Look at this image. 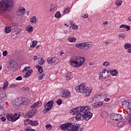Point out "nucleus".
I'll return each instance as SVG.
<instances>
[{
    "mask_svg": "<svg viewBox=\"0 0 131 131\" xmlns=\"http://www.w3.org/2000/svg\"><path fill=\"white\" fill-rule=\"evenodd\" d=\"M91 107L88 106H79L70 110V113L76 116V120H90L93 117V113H91Z\"/></svg>",
    "mask_w": 131,
    "mask_h": 131,
    "instance_id": "nucleus-1",
    "label": "nucleus"
},
{
    "mask_svg": "<svg viewBox=\"0 0 131 131\" xmlns=\"http://www.w3.org/2000/svg\"><path fill=\"white\" fill-rule=\"evenodd\" d=\"M14 8V1L13 0H2L0 1V14H5L10 12Z\"/></svg>",
    "mask_w": 131,
    "mask_h": 131,
    "instance_id": "nucleus-2",
    "label": "nucleus"
},
{
    "mask_svg": "<svg viewBox=\"0 0 131 131\" xmlns=\"http://www.w3.org/2000/svg\"><path fill=\"white\" fill-rule=\"evenodd\" d=\"M30 101L28 98H16L11 103L12 107L17 109L19 106H22V105H27L29 103Z\"/></svg>",
    "mask_w": 131,
    "mask_h": 131,
    "instance_id": "nucleus-3",
    "label": "nucleus"
},
{
    "mask_svg": "<svg viewBox=\"0 0 131 131\" xmlns=\"http://www.w3.org/2000/svg\"><path fill=\"white\" fill-rule=\"evenodd\" d=\"M77 93H80L81 94H86V96H90L92 93V89L86 88L84 84H80L75 88Z\"/></svg>",
    "mask_w": 131,
    "mask_h": 131,
    "instance_id": "nucleus-4",
    "label": "nucleus"
},
{
    "mask_svg": "<svg viewBox=\"0 0 131 131\" xmlns=\"http://www.w3.org/2000/svg\"><path fill=\"white\" fill-rule=\"evenodd\" d=\"M76 48L84 50V51H88L93 47V43L91 42H83V43H77L75 45Z\"/></svg>",
    "mask_w": 131,
    "mask_h": 131,
    "instance_id": "nucleus-5",
    "label": "nucleus"
},
{
    "mask_svg": "<svg viewBox=\"0 0 131 131\" xmlns=\"http://www.w3.org/2000/svg\"><path fill=\"white\" fill-rule=\"evenodd\" d=\"M54 105V100H50L48 102H45L44 103L45 110L46 112H49L52 109Z\"/></svg>",
    "mask_w": 131,
    "mask_h": 131,
    "instance_id": "nucleus-6",
    "label": "nucleus"
},
{
    "mask_svg": "<svg viewBox=\"0 0 131 131\" xmlns=\"http://www.w3.org/2000/svg\"><path fill=\"white\" fill-rule=\"evenodd\" d=\"M9 68L13 71H15L18 68V63L14 60H11L9 62Z\"/></svg>",
    "mask_w": 131,
    "mask_h": 131,
    "instance_id": "nucleus-7",
    "label": "nucleus"
},
{
    "mask_svg": "<svg viewBox=\"0 0 131 131\" xmlns=\"http://www.w3.org/2000/svg\"><path fill=\"white\" fill-rule=\"evenodd\" d=\"M122 106L123 109H126V110H129L130 112L131 111V102L129 101L125 100L122 102Z\"/></svg>",
    "mask_w": 131,
    "mask_h": 131,
    "instance_id": "nucleus-8",
    "label": "nucleus"
},
{
    "mask_svg": "<svg viewBox=\"0 0 131 131\" xmlns=\"http://www.w3.org/2000/svg\"><path fill=\"white\" fill-rule=\"evenodd\" d=\"M47 62L48 64H51V65H56L59 62V59L56 57H48L47 59Z\"/></svg>",
    "mask_w": 131,
    "mask_h": 131,
    "instance_id": "nucleus-9",
    "label": "nucleus"
},
{
    "mask_svg": "<svg viewBox=\"0 0 131 131\" xmlns=\"http://www.w3.org/2000/svg\"><path fill=\"white\" fill-rule=\"evenodd\" d=\"M111 119L112 120H115V121H118L122 119V116L119 114L113 113L111 115Z\"/></svg>",
    "mask_w": 131,
    "mask_h": 131,
    "instance_id": "nucleus-10",
    "label": "nucleus"
},
{
    "mask_svg": "<svg viewBox=\"0 0 131 131\" xmlns=\"http://www.w3.org/2000/svg\"><path fill=\"white\" fill-rule=\"evenodd\" d=\"M70 64L71 66L74 67L75 68H79L78 63L77 61L76 56H74L71 58L70 60Z\"/></svg>",
    "mask_w": 131,
    "mask_h": 131,
    "instance_id": "nucleus-11",
    "label": "nucleus"
},
{
    "mask_svg": "<svg viewBox=\"0 0 131 131\" xmlns=\"http://www.w3.org/2000/svg\"><path fill=\"white\" fill-rule=\"evenodd\" d=\"M36 112H37L36 109L34 108L31 110L27 113V114L25 116V117L26 118H31V117H33V116L36 114Z\"/></svg>",
    "mask_w": 131,
    "mask_h": 131,
    "instance_id": "nucleus-12",
    "label": "nucleus"
},
{
    "mask_svg": "<svg viewBox=\"0 0 131 131\" xmlns=\"http://www.w3.org/2000/svg\"><path fill=\"white\" fill-rule=\"evenodd\" d=\"M62 98L64 99H69L71 97V93L69 90H66L64 89L62 91V94L61 95Z\"/></svg>",
    "mask_w": 131,
    "mask_h": 131,
    "instance_id": "nucleus-13",
    "label": "nucleus"
},
{
    "mask_svg": "<svg viewBox=\"0 0 131 131\" xmlns=\"http://www.w3.org/2000/svg\"><path fill=\"white\" fill-rule=\"evenodd\" d=\"M26 11V10L25 8H23V7H19L16 10V15L19 17H21V16H23V15L25 14Z\"/></svg>",
    "mask_w": 131,
    "mask_h": 131,
    "instance_id": "nucleus-14",
    "label": "nucleus"
},
{
    "mask_svg": "<svg viewBox=\"0 0 131 131\" xmlns=\"http://www.w3.org/2000/svg\"><path fill=\"white\" fill-rule=\"evenodd\" d=\"M76 60L78 63V66H79V67L82 66V65L83 64V63H84V61H85L84 57H76Z\"/></svg>",
    "mask_w": 131,
    "mask_h": 131,
    "instance_id": "nucleus-15",
    "label": "nucleus"
},
{
    "mask_svg": "<svg viewBox=\"0 0 131 131\" xmlns=\"http://www.w3.org/2000/svg\"><path fill=\"white\" fill-rule=\"evenodd\" d=\"M73 128H72V131H76V130H80L81 131L83 129H81V128L79 127V125L77 124L73 123Z\"/></svg>",
    "mask_w": 131,
    "mask_h": 131,
    "instance_id": "nucleus-16",
    "label": "nucleus"
},
{
    "mask_svg": "<svg viewBox=\"0 0 131 131\" xmlns=\"http://www.w3.org/2000/svg\"><path fill=\"white\" fill-rule=\"evenodd\" d=\"M41 106V102L40 101H37V102L33 104V105L31 106V108L33 109L34 108H39Z\"/></svg>",
    "mask_w": 131,
    "mask_h": 131,
    "instance_id": "nucleus-17",
    "label": "nucleus"
},
{
    "mask_svg": "<svg viewBox=\"0 0 131 131\" xmlns=\"http://www.w3.org/2000/svg\"><path fill=\"white\" fill-rule=\"evenodd\" d=\"M102 98H103V95L98 94L94 96L93 101H99V100H101Z\"/></svg>",
    "mask_w": 131,
    "mask_h": 131,
    "instance_id": "nucleus-18",
    "label": "nucleus"
},
{
    "mask_svg": "<svg viewBox=\"0 0 131 131\" xmlns=\"http://www.w3.org/2000/svg\"><path fill=\"white\" fill-rule=\"evenodd\" d=\"M107 76H108L107 73L105 72L104 70H103V71L102 72L100 73V78H102V79H105V78H106V77H107Z\"/></svg>",
    "mask_w": 131,
    "mask_h": 131,
    "instance_id": "nucleus-19",
    "label": "nucleus"
},
{
    "mask_svg": "<svg viewBox=\"0 0 131 131\" xmlns=\"http://www.w3.org/2000/svg\"><path fill=\"white\" fill-rule=\"evenodd\" d=\"M125 37H126V35H125L124 33H120L118 35L119 40H124Z\"/></svg>",
    "mask_w": 131,
    "mask_h": 131,
    "instance_id": "nucleus-20",
    "label": "nucleus"
},
{
    "mask_svg": "<svg viewBox=\"0 0 131 131\" xmlns=\"http://www.w3.org/2000/svg\"><path fill=\"white\" fill-rule=\"evenodd\" d=\"M108 116H109V115H108V113L106 112H102L101 113V117L102 118H104V119H107V118H108Z\"/></svg>",
    "mask_w": 131,
    "mask_h": 131,
    "instance_id": "nucleus-21",
    "label": "nucleus"
},
{
    "mask_svg": "<svg viewBox=\"0 0 131 131\" xmlns=\"http://www.w3.org/2000/svg\"><path fill=\"white\" fill-rule=\"evenodd\" d=\"M125 118L127 120H129L128 122L131 124V114H126L125 115Z\"/></svg>",
    "mask_w": 131,
    "mask_h": 131,
    "instance_id": "nucleus-22",
    "label": "nucleus"
},
{
    "mask_svg": "<svg viewBox=\"0 0 131 131\" xmlns=\"http://www.w3.org/2000/svg\"><path fill=\"white\" fill-rule=\"evenodd\" d=\"M6 118L8 120H9L10 121H14V119H13V115L12 114H8L6 116Z\"/></svg>",
    "mask_w": 131,
    "mask_h": 131,
    "instance_id": "nucleus-23",
    "label": "nucleus"
},
{
    "mask_svg": "<svg viewBox=\"0 0 131 131\" xmlns=\"http://www.w3.org/2000/svg\"><path fill=\"white\" fill-rule=\"evenodd\" d=\"M35 67L37 69H38V71L39 73L43 72V69L42 68V67L39 65H36Z\"/></svg>",
    "mask_w": 131,
    "mask_h": 131,
    "instance_id": "nucleus-24",
    "label": "nucleus"
},
{
    "mask_svg": "<svg viewBox=\"0 0 131 131\" xmlns=\"http://www.w3.org/2000/svg\"><path fill=\"white\" fill-rule=\"evenodd\" d=\"M31 73H32V70H28L25 74V78H27V77H29V76L31 75Z\"/></svg>",
    "mask_w": 131,
    "mask_h": 131,
    "instance_id": "nucleus-25",
    "label": "nucleus"
},
{
    "mask_svg": "<svg viewBox=\"0 0 131 131\" xmlns=\"http://www.w3.org/2000/svg\"><path fill=\"white\" fill-rule=\"evenodd\" d=\"M111 74L113 76H116L118 74V71L117 70H113L111 71Z\"/></svg>",
    "mask_w": 131,
    "mask_h": 131,
    "instance_id": "nucleus-26",
    "label": "nucleus"
},
{
    "mask_svg": "<svg viewBox=\"0 0 131 131\" xmlns=\"http://www.w3.org/2000/svg\"><path fill=\"white\" fill-rule=\"evenodd\" d=\"M38 121H32L31 120V125L32 126H36L38 125Z\"/></svg>",
    "mask_w": 131,
    "mask_h": 131,
    "instance_id": "nucleus-27",
    "label": "nucleus"
},
{
    "mask_svg": "<svg viewBox=\"0 0 131 131\" xmlns=\"http://www.w3.org/2000/svg\"><path fill=\"white\" fill-rule=\"evenodd\" d=\"M68 40L70 42H75L76 41V37H69L68 38Z\"/></svg>",
    "mask_w": 131,
    "mask_h": 131,
    "instance_id": "nucleus-28",
    "label": "nucleus"
},
{
    "mask_svg": "<svg viewBox=\"0 0 131 131\" xmlns=\"http://www.w3.org/2000/svg\"><path fill=\"white\" fill-rule=\"evenodd\" d=\"M13 119L14 121H16V120H18V119L20 117V116L18 114H14L13 116Z\"/></svg>",
    "mask_w": 131,
    "mask_h": 131,
    "instance_id": "nucleus-29",
    "label": "nucleus"
},
{
    "mask_svg": "<svg viewBox=\"0 0 131 131\" xmlns=\"http://www.w3.org/2000/svg\"><path fill=\"white\" fill-rule=\"evenodd\" d=\"M103 105L102 102H95L94 105V107H100V106H102Z\"/></svg>",
    "mask_w": 131,
    "mask_h": 131,
    "instance_id": "nucleus-30",
    "label": "nucleus"
},
{
    "mask_svg": "<svg viewBox=\"0 0 131 131\" xmlns=\"http://www.w3.org/2000/svg\"><path fill=\"white\" fill-rule=\"evenodd\" d=\"M25 125H29V124H31V120L27 119L24 121Z\"/></svg>",
    "mask_w": 131,
    "mask_h": 131,
    "instance_id": "nucleus-31",
    "label": "nucleus"
},
{
    "mask_svg": "<svg viewBox=\"0 0 131 131\" xmlns=\"http://www.w3.org/2000/svg\"><path fill=\"white\" fill-rule=\"evenodd\" d=\"M66 77H67V79L68 80H69V79H72L73 77L72 76V74H71V73H69L67 74Z\"/></svg>",
    "mask_w": 131,
    "mask_h": 131,
    "instance_id": "nucleus-32",
    "label": "nucleus"
},
{
    "mask_svg": "<svg viewBox=\"0 0 131 131\" xmlns=\"http://www.w3.org/2000/svg\"><path fill=\"white\" fill-rule=\"evenodd\" d=\"M12 31V29L9 27H6L5 29V33H10Z\"/></svg>",
    "mask_w": 131,
    "mask_h": 131,
    "instance_id": "nucleus-33",
    "label": "nucleus"
},
{
    "mask_svg": "<svg viewBox=\"0 0 131 131\" xmlns=\"http://www.w3.org/2000/svg\"><path fill=\"white\" fill-rule=\"evenodd\" d=\"M43 76H46V73L45 72L39 73V80H41V79L43 78Z\"/></svg>",
    "mask_w": 131,
    "mask_h": 131,
    "instance_id": "nucleus-34",
    "label": "nucleus"
},
{
    "mask_svg": "<svg viewBox=\"0 0 131 131\" xmlns=\"http://www.w3.org/2000/svg\"><path fill=\"white\" fill-rule=\"evenodd\" d=\"M71 25L73 30H77V29L78 28V26H77L76 25H74V24L72 23H71Z\"/></svg>",
    "mask_w": 131,
    "mask_h": 131,
    "instance_id": "nucleus-35",
    "label": "nucleus"
},
{
    "mask_svg": "<svg viewBox=\"0 0 131 131\" xmlns=\"http://www.w3.org/2000/svg\"><path fill=\"white\" fill-rule=\"evenodd\" d=\"M54 17L55 18H60L61 13L59 11H57L55 13V14L54 15Z\"/></svg>",
    "mask_w": 131,
    "mask_h": 131,
    "instance_id": "nucleus-36",
    "label": "nucleus"
},
{
    "mask_svg": "<svg viewBox=\"0 0 131 131\" xmlns=\"http://www.w3.org/2000/svg\"><path fill=\"white\" fill-rule=\"evenodd\" d=\"M122 5V0H117L116 2V6L117 7H119V6H121Z\"/></svg>",
    "mask_w": 131,
    "mask_h": 131,
    "instance_id": "nucleus-37",
    "label": "nucleus"
},
{
    "mask_svg": "<svg viewBox=\"0 0 131 131\" xmlns=\"http://www.w3.org/2000/svg\"><path fill=\"white\" fill-rule=\"evenodd\" d=\"M8 85H9V82L7 80H5L4 82V85H3V89L5 90V89H6V88L7 87Z\"/></svg>",
    "mask_w": 131,
    "mask_h": 131,
    "instance_id": "nucleus-38",
    "label": "nucleus"
},
{
    "mask_svg": "<svg viewBox=\"0 0 131 131\" xmlns=\"http://www.w3.org/2000/svg\"><path fill=\"white\" fill-rule=\"evenodd\" d=\"M70 12V7H68L63 10V13L64 14H68Z\"/></svg>",
    "mask_w": 131,
    "mask_h": 131,
    "instance_id": "nucleus-39",
    "label": "nucleus"
},
{
    "mask_svg": "<svg viewBox=\"0 0 131 131\" xmlns=\"http://www.w3.org/2000/svg\"><path fill=\"white\" fill-rule=\"evenodd\" d=\"M36 20H37V17H36V16H33L32 18H31L30 21L32 23H35Z\"/></svg>",
    "mask_w": 131,
    "mask_h": 131,
    "instance_id": "nucleus-40",
    "label": "nucleus"
},
{
    "mask_svg": "<svg viewBox=\"0 0 131 131\" xmlns=\"http://www.w3.org/2000/svg\"><path fill=\"white\" fill-rule=\"evenodd\" d=\"M36 45H37V41L34 40L32 41V44L31 43V48H34V47H35V46H36Z\"/></svg>",
    "mask_w": 131,
    "mask_h": 131,
    "instance_id": "nucleus-41",
    "label": "nucleus"
},
{
    "mask_svg": "<svg viewBox=\"0 0 131 131\" xmlns=\"http://www.w3.org/2000/svg\"><path fill=\"white\" fill-rule=\"evenodd\" d=\"M124 124V122L120 121L119 123H118L117 126L118 127H121V126H123Z\"/></svg>",
    "mask_w": 131,
    "mask_h": 131,
    "instance_id": "nucleus-42",
    "label": "nucleus"
},
{
    "mask_svg": "<svg viewBox=\"0 0 131 131\" xmlns=\"http://www.w3.org/2000/svg\"><path fill=\"white\" fill-rule=\"evenodd\" d=\"M26 30L29 33L32 32V31H33V27H29L27 28Z\"/></svg>",
    "mask_w": 131,
    "mask_h": 131,
    "instance_id": "nucleus-43",
    "label": "nucleus"
},
{
    "mask_svg": "<svg viewBox=\"0 0 131 131\" xmlns=\"http://www.w3.org/2000/svg\"><path fill=\"white\" fill-rule=\"evenodd\" d=\"M124 48L125 50H127V49L131 48V44L130 43H127L126 45H124Z\"/></svg>",
    "mask_w": 131,
    "mask_h": 131,
    "instance_id": "nucleus-44",
    "label": "nucleus"
},
{
    "mask_svg": "<svg viewBox=\"0 0 131 131\" xmlns=\"http://www.w3.org/2000/svg\"><path fill=\"white\" fill-rule=\"evenodd\" d=\"M46 62V60H43L42 58L40 59V60L39 61V65H43Z\"/></svg>",
    "mask_w": 131,
    "mask_h": 131,
    "instance_id": "nucleus-45",
    "label": "nucleus"
},
{
    "mask_svg": "<svg viewBox=\"0 0 131 131\" xmlns=\"http://www.w3.org/2000/svg\"><path fill=\"white\" fill-rule=\"evenodd\" d=\"M55 9H56V5H54V4H51V8H50V12H52V11H54V10H55Z\"/></svg>",
    "mask_w": 131,
    "mask_h": 131,
    "instance_id": "nucleus-46",
    "label": "nucleus"
},
{
    "mask_svg": "<svg viewBox=\"0 0 131 131\" xmlns=\"http://www.w3.org/2000/svg\"><path fill=\"white\" fill-rule=\"evenodd\" d=\"M126 31H129L130 30V27L128 25H125V28Z\"/></svg>",
    "mask_w": 131,
    "mask_h": 131,
    "instance_id": "nucleus-47",
    "label": "nucleus"
},
{
    "mask_svg": "<svg viewBox=\"0 0 131 131\" xmlns=\"http://www.w3.org/2000/svg\"><path fill=\"white\" fill-rule=\"evenodd\" d=\"M11 33H12L13 35H16V36H18V35L20 34V33L19 32V31L18 30L14 32H11Z\"/></svg>",
    "mask_w": 131,
    "mask_h": 131,
    "instance_id": "nucleus-48",
    "label": "nucleus"
},
{
    "mask_svg": "<svg viewBox=\"0 0 131 131\" xmlns=\"http://www.w3.org/2000/svg\"><path fill=\"white\" fill-rule=\"evenodd\" d=\"M109 65H110L109 61H105L103 63V66H104V67H107V66H109Z\"/></svg>",
    "mask_w": 131,
    "mask_h": 131,
    "instance_id": "nucleus-49",
    "label": "nucleus"
},
{
    "mask_svg": "<svg viewBox=\"0 0 131 131\" xmlns=\"http://www.w3.org/2000/svg\"><path fill=\"white\" fill-rule=\"evenodd\" d=\"M56 103L57 104V105H59V106H60V105H61L62 104V99H58L57 101H56Z\"/></svg>",
    "mask_w": 131,
    "mask_h": 131,
    "instance_id": "nucleus-50",
    "label": "nucleus"
},
{
    "mask_svg": "<svg viewBox=\"0 0 131 131\" xmlns=\"http://www.w3.org/2000/svg\"><path fill=\"white\" fill-rule=\"evenodd\" d=\"M46 129L48 130H50V129H52V125H46Z\"/></svg>",
    "mask_w": 131,
    "mask_h": 131,
    "instance_id": "nucleus-51",
    "label": "nucleus"
},
{
    "mask_svg": "<svg viewBox=\"0 0 131 131\" xmlns=\"http://www.w3.org/2000/svg\"><path fill=\"white\" fill-rule=\"evenodd\" d=\"M17 37H18V36H17L16 35H13V33H11V38H12V39H16V38H17Z\"/></svg>",
    "mask_w": 131,
    "mask_h": 131,
    "instance_id": "nucleus-52",
    "label": "nucleus"
},
{
    "mask_svg": "<svg viewBox=\"0 0 131 131\" xmlns=\"http://www.w3.org/2000/svg\"><path fill=\"white\" fill-rule=\"evenodd\" d=\"M104 71L106 72V73H107V76H109V73L110 74H111V70L109 69V70H104Z\"/></svg>",
    "mask_w": 131,
    "mask_h": 131,
    "instance_id": "nucleus-53",
    "label": "nucleus"
},
{
    "mask_svg": "<svg viewBox=\"0 0 131 131\" xmlns=\"http://www.w3.org/2000/svg\"><path fill=\"white\" fill-rule=\"evenodd\" d=\"M82 17L83 18H88L89 17V15L87 13H82Z\"/></svg>",
    "mask_w": 131,
    "mask_h": 131,
    "instance_id": "nucleus-54",
    "label": "nucleus"
},
{
    "mask_svg": "<svg viewBox=\"0 0 131 131\" xmlns=\"http://www.w3.org/2000/svg\"><path fill=\"white\" fill-rule=\"evenodd\" d=\"M1 120H2V121H3V122H5V121L7 120V119L5 117H2L1 118Z\"/></svg>",
    "mask_w": 131,
    "mask_h": 131,
    "instance_id": "nucleus-55",
    "label": "nucleus"
},
{
    "mask_svg": "<svg viewBox=\"0 0 131 131\" xmlns=\"http://www.w3.org/2000/svg\"><path fill=\"white\" fill-rule=\"evenodd\" d=\"M23 90H24V91H29L30 89L28 87L23 86Z\"/></svg>",
    "mask_w": 131,
    "mask_h": 131,
    "instance_id": "nucleus-56",
    "label": "nucleus"
},
{
    "mask_svg": "<svg viewBox=\"0 0 131 131\" xmlns=\"http://www.w3.org/2000/svg\"><path fill=\"white\" fill-rule=\"evenodd\" d=\"M6 97V94L5 93L2 92V94H0V98H5Z\"/></svg>",
    "mask_w": 131,
    "mask_h": 131,
    "instance_id": "nucleus-57",
    "label": "nucleus"
},
{
    "mask_svg": "<svg viewBox=\"0 0 131 131\" xmlns=\"http://www.w3.org/2000/svg\"><path fill=\"white\" fill-rule=\"evenodd\" d=\"M16 80H22V76H20L16 78Z\"/></svg>",
    "mask_w": 131,
    "mask_h": 131,
    "instance_id": "nucleus-58",
    "label": "nucleus"
},
{
    "mask_svg": "<svg viewBox=\"0 0 131 131\" xmlns=\"http://www.w3.org/2000/svg\"><path fill=\"white\" fill-rule=\"evenodd\" d=\"M18 29L16 27H14V28H12L11 29V31H12V32H14L15 31H16Z\"/></svg>",
    "mask_w": 131,
    "mask_h": 131,
    "instance_id": "nucleus-59",
    "label": "nucleus"
},
{
    "mask_svg": "<svg viewBox=\"0 0 131 131\" xmlns=\"http://www.w3.org/2000/svg\"><path fill=\"white\" fill-rule=\"evenodd\" d=\"M4 111H5V109L0 105V112H4Z\"/></svg>",
    "mask_w": 131,
    "mask_h": 131,
    "instance_id": "nucleus-60",
    "label": "nucleus"
},
{
    "mask_svg": "<svg viewBox=\"0 0 131 131\" xmlns=\"http://www.w3.org/2000/svg\"><path fill=\"white\" fill-rule=\"evenodd\" d=\"M7 54H8V52L7 51H5L3 52V55L6 57V56H7Z\"/></svg>",
    "mask_w": 131,
    "mask_h": 131,
    "instance_id": "nucleus-61",
    "label": "nucleus"
},
{
    "mask_svg": "<svg viewBox=\"0 0 131 131\" xmlns=\"http://www.w3.org/2000/svg\"><path fill=\"white\" fill-rule=\"evenodd\" d=\"M125 25H124V24H122L119 26V28H120V29L125 28Z\"/></svg>",
    "mask_w": 131,
    "mask_h": 131,
    "instance_id": "nucleus-62",
    "label": "nucleus"
},
{
    "mask_svg": "<svg viewBox=\"0 0 131 131\" xmlns=\"http://www.w3.org/2000/svg\"><path fill=\"white\" fill-rule=\"evenodd\" d=\"M110 100V98H109L104 99V101L105 102H109Z\"/></svg>",
    "mask_w": 131,
    "mask_h": 131,
    "instance_id": "nucleus-63",
    "label": "nucleus"
},
{
    "mask_svg": "<svg viewBox=\"0 0 131 131\" xmlns=\"http://www.w3.org/2000/svg\"><path fill=\"white\" fill-rule=\"evenodd\" d=\"M16 85L14 84H12L10 85V88H16Z\"/></svg>",
    "mask_w": 131,
    "mask_h": 131,
    "instance_id": "nucleus-64",
    "label": "nucleus"
}]
</instances>
